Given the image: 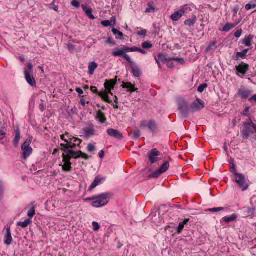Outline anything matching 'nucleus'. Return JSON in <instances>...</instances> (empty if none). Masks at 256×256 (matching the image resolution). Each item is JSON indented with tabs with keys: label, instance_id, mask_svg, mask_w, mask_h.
Segmentation results:
<instances>
[{
	"label": "nucleus",
	"instance_id": "nucleus-31",
	"mask_svg": "<svg viewBox=\"0 0 256 256\" xmlns=\"http://www.w3.org/2000/svg\"><path fill=\"white\" fill-rule=\"evenodd\" d=\"M196 18L195 16L192 19L186 20L184 21V24L190 27L193 26L196 22Z\"/></svg>",
	"mask_w": 256,
	"mask_h": 256
},
{
	"label": "nucleus",
	"instance_id": "nucleus-21",
	"mask_svg": "<svg viewBox=\"0 0 256 256\" xmlns=\"http://www.w3.org/2000/svg\"><path fill=\"white\" fill-rule=\"evenodd\" d=\"M82 8L84 10V11L86 12L87 16L91 20H94L96 18L95 16L92 14V9L87 6L86 5H82Z\"/></svg>",
	"mask_w": 256,
	"mask_h": 256
},
{
	"label": "nucleus",
	"instance_id": "nucleus-60",
	"mask_svg": "<svg viewBox=\"0 0 256 256\" xmlns=\"http://www.w3.org/2000/svg\"><path fill=\"white\" fill-rule=\"evenodd\" d=\"M138 89L135 88L134 85L132 84L131 88H128L127 92H130L131 94L134 92H138Z\"/></svg>",
	"mask_w": 256,
	"mask_h": 256
},
{
	"label": "nucleus",
	"instance_id": "nucleus-38",
	"mask_svg": "<svg viewBox=\"0 0 256 256\" xmlns=\"http://www.w3.org/2000/svg\"><path fill=\"white\" fill-rule=\"evenodd\" d=\"M252 38L249 36L243 40L242 44L247 46H250L252 45Z\"/></svg>",
	"mask_w": 256,
	"mask_h": 256
},
{
	"label": "nucleus",
	"instance_id": "nucleus-63",
	"mask_svg": "<svg viewBox=\"0 0 256 256\" xmlns=\"http://www.w3.org/2000/svg\"><path fill=\"white\" fill-rule=\"evenodd\" d=\"M90 90L94 94H97L98 95L100 92H98L97 88L96 86H91L90 88Z\"/></svg>",
	"mask_w": 256,
	"mask_h": 256
},
{
	"label": "nucleus",
	"instance_id": "nucleus-59",
	"mask_svg": "<svg viewBox=\"0 0 256 256\" xmlns=\"http://www.w3.org/2000/svg\"><path fill=\"white\" fill-rule=\"evenodd\" d=\"M87 149L88 152H92L94 150V146L91 144H89L87 146Z\"/></svg>",
	"mask_w": 256,
	"mask_h": 256
},
{
	"label": "nucleus",
	"instance_id": "nucleus-12",
	"mask_svg": "<svg viewBox=\"0 0 256 256\" xmlns=\"http://www.w3.org/2000/svg\"><path fill=\"white\" fill-rule=\"evenodd\" d=\"M115 86L114 82L111 80H106L104 84V87L106 88V92L112 96L113 95V94L111 90L114 88Z\"/></svg>",
	"mask_w": 256,
	"mask_h": 256
},
{
	"label": "nucleus",
	"instance_id": "nucleus-22",
	"mask_svg": "<svg viewBox=\"0 0 256 256\" xmlns=\"http://www.w3.org/2000/svg\"><path fill=\"white\" fill-rule=\"evenodd\" d=\"M30 209L28 212V216L30 218H32L34 215L36 214L35 208L36 206V204L35 202H33L30 203Z\"/></svg>",
	"mask_w": 256,
	"mask_h": 256
},
{
	"label": "nucleus",
	"instance_id": "nucleus-24",
	"mask_svg": "<svg viewBox=\"0 0 256 256\" xmlns=\"http://www.w3.org/2000/svg\"><path fill=\"white\" fill-rule=\"evenodd\" d=\"M149 130L152 132H156L158 131V126L156 122L154 120H150L148 124Z\"/></svg>",
	"mask_w": 256,
	"mask_h": 256
},
{
	"label": "nucleus",
	"instance_id": "nucleus-49",
	"mask_svg": "<svg viewBox=\"0 0 256 256\" xmlns=\"http://www.w3.org/2000/svg\"><path fill=\"white\" fill-rule=\"evenodd\" d=\"M112 33L114 34V35H116V34H118V36H120V37H122L123 36H124V34L118 31V30H117L116 29L114 28H113L112 30Z\"/></svg>",
	"mask_w": 256,
	"mask_h": 256
},
{
	"label": "nucleus",
	"instance_id": "nucleus-28",
	"mask_svg": "<svg viewBox=\"0 0 256 256\" xmlns=\"http://www.w3.org/2000/svg\"><path fill=\"white\" fill-rule=\"evenodd\" d=\"M98 64L95 62H90L88 65V74L90 75L93 74L94 70L98 68Z\"/></svg>",
	"mask_w": 256,
	"mask_h": 256
},
{
	"label": "nucleus",
	"instance_id": "nucleus-32",
	"mask_svg": "<svg viewBox=\"0 0 256 256\" xmlns=\"http://www.w3.org/2000/svg\"><path fill=\"white\" fill-rule=\"evenodd\" d=\"M59 2L58 0H54L51 4L48 5V7L50 9L53 10L54 11L58 12V6L56 4Z\"/></svg>",
	"mask_w": 256,
	"mask_h": 256
},
{
	"label": "nucleus",
	"instance_id": "nucleus-14",
	"mask_svg": "<svg viewBox=\"0 0 256 256\" xmlns=\"http://www.w3.org/2000/svg\"><path fill=\"white\" fill-rule=\"evenodd\" d=\"M82 154V152L81 150H79L78 152H76L73 150H68V154H66L68 158L70 160L72 158H78L81 156Z\"/></svg>",
	"mask_w": 256,
	"mask_h": 256
},
{
	"label": "nucleus",
	"instance_id": "nucleus-57",
	"mask_svg": "<svg viewBox=\"0 0 256 256\" xmlns=\"http://www.w3.org/2000/svg\"><path fill=\"white\" fill-rule=\"evenodd\" d=\"M256 212V208H249L248 210V214L250 216V215H254V214Z\"/></svg>",
	"mask_w": 256,
	"mask_h": 256
},
{
	"label": "nucleus",
	"instance_id": "nucleus-37",
	"mask_svg": "<svg viewBox=\"0 0 256 256\" xmlns=\"http://www.w3.org/2000/svg\"><path fill=\"white\" fill-rule=\"evenodd\" d=\"M236 25L233 24L227 23L223 27V31L228 32L232 28H234Z\"/></svg>",
	"mask_w": 256,
	"mask_h": 256
},
{
	"label": "nucleus",
	"instance_id": "nucleus-45",
	"mask_svg": "<svg viewBox=\"0 0 256 256\" xmlns=\"http://www.w3.org/2000/svg\"><path fill=\"white\" fill-rule=\"evenodd\" d=\"M101 24L104 27L114 26V24H112V22L110 21L109 20H103L101 22Z\"/></svg>",
	"mask_w": 256,
	"mask_h": 256
},
{
	"label": "nucleus",
	"instance_id": "nucleus-62",
	"mask_svg": "<svg viewBox=\"0 0 256 256\" xmlns=\"http://www.w3.org/2000/svg\"><path fill=\"white\" fill-rule=\"evenodd\" d=\"M66 144H60V146H62V148H61V150L64 152V154L66 153L67 154L68 148H66Z\"/></svg>",
	"mask_w": 256,
	"mask_h": 256
},
{
	"label": "nucleus",
	"instance_id": "nucleus-39",
	"mask_svg": "<svg viewBox=\"0 0 256 256\" xmlns=\"http://www.w3.org/2000/svg\"><path fill=\"white\" fill-rule=\"evenodd\" d=\"M224 210V208H208L206 210V212H218L222 211Z\"/></svg>",
	"mask_w": 256,
	"mask_h": 256
},
{
	"label": "nucleus",
	"instance_id": "nucleus-27",
	"mask_svg": "<svg viewBox=\"0 0 256 256\" xmlns=\"http://www.w3.org/2000/svg\"><path fill=\"white\" fill-rule=\"evenodd\" d=\"M108 94V93H107L106 92H101L98 93V96L106 102L110 104H112V100L109 99V96Z\"/></svg>",
	"mask_w": 256,
	"mask_h": 256
},
{
	"label": "nucleus",
	"instance_id": "nucleus-52",
	"mask_svg": "<svg viewBox=\"0 0 256 256\" xmlns=\"http://www.w3.org/2000/svg\"><path fill=\"white\" fill-rule=\"evenodd\" d=\"M255 8H256V4H248L245 6L246 9L248 10Z\"/></svg>",
	"mask_w": 256,
	"mask_h": 256
},
{
	"label": "nucleus",
	"instance_id": "nucleus-7",
	"mask_svg": "<svg viewBox=\"0 0 256 256\" xmlns=\"http://www.w3.org/2000/svg\"><path fill=\"white\" fill-rule=\"evenodd\" d=\"M160 156V152L156 149L154 148L148 154V160L151 164L156 162L158 159L156 157Z\"/></svg>",
	"mask_w": 256,
	"mask_h": 256
},
{
	"label": "nucleus",
	"instance_id": "nucleus-2",
	"mask_svg": "<svg viewBox=\"0 0 256 256\" xmlns=\"http://www.w3.org/2000/svg\"><path fill=\"white\" fill-rule=\"evenodd\" d=\"M113 196L110 192L102 193L95 196V200L92 203V206L95 208H100L106 204L110 198Z\"/></svg>",
	"mask_w": 256,
	"mask_h": 256
},
{
	"label": "nucleus",
	"instance_id": "nucleus-50",
	"mask_svg": "<svg viewBox=\"0 0 256 256\" xmlns=\"http://www.w3.org/2000/svg\"><path fill=\"white\" fill-rule=\"evenodd\" d=\"M122 83L123 84L121 86V87L123 88H127L128 89V88H131L132 86V84L130 82H122Z\"/></svg>",
	"mask_w": 256,
	"mask_h": 256
},
{
	"label": "nucleus",
	"instance_id": "nucleus-17",
	"mask_svg": "<svg viewBox=\"0 0 256 256\" xmlns=\"http://www.w3.org/2000/svg\"><path fill=\"white\" fill-rule=\"evenodd\" d=\"M130 68L132 70V72L134 76L136 78H139L142 75V73L140 68L136 64H134L133 62L131 60Z\"/></svg>",
	"mask_w": 256,
	"mask_h": 256
},
{
	"label": "nucleus",
	"instance_id": "nucleus-4",
	"mask_svg": "<svg viewBox=\"0 0 256 256\" xmlns=\"http://www.w3.org/2000/svg\"><path fill=\"white\" fill-rule=\"evenodd\" d=\"M178 110L182 118H186L190 112V107L186 102L181 101L178 104Z\"/></svg>",
	"mask_w": 256,
	"mask_h": 256
},
{
	"label": "nucleus",
	"instance_id": "nucleus-13",
	"mask_svg": "<svg viewBox=\"0 0 256 256\" xmlns=\"http://www.w3.org/2000/svg\"><path fill=\"white\" fill-rule=\"evenodd\" d=\"M106 180V178L104 177L102 178L100 176H98L96 177L94 182L89 188V190H92L98 186L102 183V182H104Z\"/></svg>",
	"mask_w": 256,
	"mask_h": 256
},
{
	"label": "nucleus",
	"instance_id": "nucleus-9",
	"mask_svg": "<svg viewBox=\"0 0 256 256\" xmlns=\"http://www.w3.org/2000/svg\"><path fill=\"white\" fill-rule=\"evenodd\" d=\"M63 158V162H64V165L62 166V170L65 172H70L72 170V162H70V160L68 158L65 154H63L62 155Z\"/></svg>",
	"mask_w": 256,
	"mask_h": 256
},
{
	"label": "nucleus",
	"instance_id": "nucleus-3",
	"mask_svg": "<svg viewBox=\"0 0 256 256\" xmlns=\"http://www.w3.org/2000/svg\"><path fill=\"white\" fill-rule=\"evenodd\" d=\"M172 160V158L169 157L168 160L166 161L158 170H156L151 176H150V177L158 178L162 174L166 172L170 168V162Z\"/></svg>",
	"mask_w": 256,
	"mask_h": 256
},
{
	"label": "nucleus",
	"instance_id": "nucleus-47",
	"mask_svg": "<svg viewBox=\"0 0 256 256\" xmlns=\"http://www.w3.org/2000/svg\"><path fill=\"white\" fill-rule=\"evenodd\" d=\"M77 144L76 143H72L70 142H68V143L66 144V148H68V150H72V148H75L76 145Z\"/></svg>",
	"mask_w": 256,
	"mask_h": 256
},
{
	"label": "nucleus",
	"instance_id": "nucleus-30",
	"mask_svg": "<svg viewBox=\"0 0 256 256\" xmlns=\"http://www.w3.org/2000/svg\"><path fill=\"white\" fill-rule=\"evenodd\" d=\"M20 138V132L19 129H17L16 131V134L14 140V144L15 146H17L18 144Z\"/></svg>",
	"mask_w": 256,
	"mask_h": 256
},
{
	"label": "nucleus",
	"instance_id": "nucleus-26",
	"mask_svg": "<svg viewBox=\"0 0 256 256\" xmlns=\"http://www.w3.org/2000/svg\"><path fill=\"white\" fill-rule=\"evenodd\" d=\"M189 221V218H186L184 220V222H180L177 228L176 233L178 234H180L184 228V225L186 224Z\"/></svg>",
	"mask_w": 256,
	"mask_h": 256
},
{
	"label": "nucleus",
	"instance_id": "nucleus-61",
	"mask_svg": "<svg viewBox=\"0 0 256 256\" xmlns=\"http://www.w3.org/2000/svg\"><path fill=\"white\" fill-rule=\"evenodd\" d=\"M42 103L40 104L39 108L41 112H44L45 110V105L44 104V100H41Z\"/></svg>",
	"mask_w": 256,
	"mask_h": 256
},
{
	"label": "nucleus",
	"instance_id": "nucleus-43",
	"mask_svg": "<svg viewBox=\"0 0 256 256\" xmlns=\"http://www.w3.org/2000/svg\"><path fill=\"white\" fill-rule=\"evenodd\" d=\"M26 66L28 69H24V71H27L30 74H32L33 72V66L31 63H27Z\"/></svg>",
	"mask_w": 256,
	"mask_h": 256
},
{
	"label": "nucleus",
	"instance_id": "nucleus-42",
	"mask_svg": "<svg viewBox=\"0 0 256 256\" xmlns=\"http://www.w3.org/2000/svg\"><path fill=\"white\" fill-rule=\"evenodd\" d=\"M32 140L30 139H27L22 146V149H25L26 148L30 147V145L31 143Z\"/></svg>",
	"mask_w": 256,
	"mask_h": 256
},
{
	"label": "nucleus",
	"instance_id": "nucleus-54",
	"mask_svg": "<svg viewBox=\"0 0 256 256\" xmlns=\"http://www.w3.org/2000/svg\"><path fill=\"white\" fill-rule=\"evenodd\" d=\"M106 44H112V46H114V45L116 44V43H115V42H114V40L112 39V38H110V37H109V38L107 39V40H106Z\"/></svg>",
	"mask_w": 256,
	"mask_h": 256
},
{
	"label": "nucleus",
	"instance_id": "nucleus-1",
	"mask_svg": "<svg viewBox=\"0 0 256 256\" xmlns=\"http://www.w3.org/2000/svg\"><path fill=\"white\" fill-rule=\"evenodd\" d=\"M243 130L241 135L244 140L250 138L256 140V124L254 123L251 118L247 120L243 123Z\"/></svg>",
	"mask_w": 256,
	"mask_h": 256
},
{
	"label": "nucleus",
	"instance_id": "nucleus-6",
	"mask_svg": "<svg viewBox=\"0 0 256 256\" xmlns=\"http://www.w3.org/2000/svg\"><path fill=\"white\" fill-rule=\"evenodd\" d=\"M204 107V102L200 99L197 98L196 102H193L190 105V110L192 112L200 111Z\"/></svg>",
	"mask_w": 256,
	"mask_h": 256
},
{
	"label": "nucleus",
	"instance_id": "nucleus-48",
	"mask_svg": "<svg viewBox=\"0 0 256 256\" xmlns=\"http://www.w3.org/2000/svg\"><path fill=\"white\" fill-rule=\"evenodd\" d=\"M140 132L139 130H134V138L138 140L140 138Z\"/></svg>",
	"mask_w": 256,
	"mask_h": 256
},
{
	"label": "nucleus",
	"instance_id": "nucleus-58",
	"mask_svg": "<svg viewBox=\"0 0 256 256\" xmlns=\"http://www.w3.org/2000/svg\"><path fill=\"white\" fill-rule=\"evenodd\" d=\"M230 171L231 172L233 173L234 175L236 173H237L236 172V167L234 164H232L230 165Z\"/></svg>",
	"mask_w": 256,
	"mask_h": 256
},
{
	"label": "nucleus",
	"instance_id": "nucleus-11",
	"mask_svg": "<svg viewBox=\"0 0 256 256\" xmlns=\"http://www.w3.org/2000/svg\"><path fill=\"white\" fill-rule=\"evenodd\" d=\"M84 134V136L86 138H90L94 135L96 130L94 129L93 124H91L90 126H86L83 128Z\"/></svg>",
	"mask_w": 256,
	"mask_h": 256
},
{
	"label": "nucleus",
	"instance_id": "nucleus-35",
	"mask_svg": "<svg viewBox=\"0 0 256 256\" xmlns=\"http://www.w3.org/2000/svg\"><path fill=\"white\" fill-rule=\"evenodd\" d=\"M246 56H244V54L241 52H237L236 53V55L233 56L232 57V59L234 60L237 61L240 60V58H241L242 59L246 58Z\"/></svg>",
	"mask_w": 256,
	"mask_h": 256
},
{
	"label": "nucleus",
	"instance_id": "nucleus-18",
	"mask_svg": "<svg viewBox=\"0 0 256 256\" xmlns=\"http://www.w3.org/2000/svg\"><path fill=\"white\" fill-rule=\"evenodd\" d=\"M238 94L241 96L242 98L247 99L251 95L252 92L248 89H246L245 88H242L238 90Z\"/></svg>",
	"mask_w": 256,
	"mask_h": 256
},
{
	"label": "nucleus",
	"instance_id": "nucleus-56",
	"mask_svg": "<svg viewBox=\"0 0 256 256\" xmlns=\"http://www.w3.org/2000/svg\"><path fill=\"white\" fill-rule=\"evenodd\" d=\"M176 62L180 63V64H185V61L184 60L183 58H176Z\"/></svg>",
	"mask_w": 256,
	"mask_h": 256
},
{
	"label": "nucleus",
	"instance_id": "nucleus-23",
	"mask_svg": "<svg viewBox=\"0 0 256 256\" xmlns=\"http://www.w3.org/2000/svg\"><path fill=\"white\" fill-rule=\"evenodd\" d=\"M96 119L98 120L100 123L104 124L106 121V116L100 110H98L96 112Z\"/></svg>",
	"mask_w": 256,
	"mask_h": 256
},
{
	"label": "nucleus",
	"instance_id": "nucleus-44",
	"mask_svg": "<svg viewBox=\"0 0 256 256\" xmlns=\"http://www.w3.org/2000/svg\"><path fill=\"white\" fill-rule=\"evenodd\" d=\"M158 60L161 61V62H164V61H167L168 59L166 58V56L164 54H158Z\"/></svg>",
	"mask_w": 256,
	"mask_h": 256
},
{
	"label": "nucleus",
	"instance_id": "nucleus-51",
	"mask_svg": "<svg viewBox=\"0 0 256 256\" xmlns=\"http://www.w3.org/2000/svg\"><path fill=\"white\" fill-rule=\"evenodd\" d=\"M71 5L73 6L74 8H78L80 7V3L76 0H73L70 3Z\"/></svg>",
	"mask_w": 256,
	"mask_h": 256
},
{
	"label": "nucleus",
	"instance_id": "nucleus-19",
	"mask_svg": "<svg viewBox=\"0 0 256 256\" xmlns=\"http://www.w3.org/2000/svg\"><path fill=\"white\" fill-rule=\"evenodd\" d=\"M184 13L185 12L183 9L178 10L172 14L170 18L173 21H178L183 16Z\"/></svg>",
	"mask_w": 256,
	"mask_h": 256
},
{
	"label": "nucleus",
	"instance_id": "nucleus-16",
	"mask_svg": "<svg viewBox=\"0 0 256 256\" xmlns=\"http://www.w3.org/2000/svg\"><path fill=\"white\" fill-rule=\"evenodd\" d=\"M236 70L242 74H245L249 70V65L242 62L238 66H236Z\"/></svg>",
	"mask_w": 256,
	"mask_h": 256
},
{
	"label": "nucleus",
	"instance_id": "nucleus-46",
	"mask_svg": "<svg viewBox=\"0 0 256 256\" xmlns=\"http://www.w3.org/2000/svg\"><path fill=\"white\" fill-rule=\"evenodd\" d=\"M207 84H202L200 85L198 88V91L200 92H202L204 90L208 87Z\"/></svg>",
	"mask_w": 256,
	"mask_h": 256
},
{
	"label": "nucleus",
	"instance_id": "nucleus-40",
	"mask_svg": "<svg viewBox=\"0 0 256 256\" xmlns=\"http://www.w3.org/2000/svg\"><path fill=\"white\" fill-rule=\"evenodd\" d=\"M4 193V183L0 181V200H2L3 198Z\"/></svg>",
	"mask_w": 256,
	"mask_h": 256
},
{
	"label": "nucleus",
	"instance_id": "nucleus-33",
	"mask_svg": "<svg viewBox=\"0 0 256 256\" xmlns=\"http://www.w3.org/2000/svg\"><path fill=\"white\" fill-rule=\"evenodd\" d=\"M216 44L217 42L216 41L211 42L206 49V52H210L211 51L214 52L217 48Z\"/></svg>",
	"mask_w": 256,
	"mask_h": 256
},
{
	"label": "nucleus",
	"instance_id": "nucleus-8",
	"mask_svg": "<svg viewBox=\"0 0 256 256\" xmlns=\"http://www.w3.org/2000/svg\"><path fill=\"white\" fill-rule=\"evenodd\" d=\"M106 132L110 137L118 140H120L124 138L122 134L117 130L108 128Z\"/></svg>",
	"mask_w": 256,
	"mask_h": 256
},
{
	"label": "nucleus",
	"instance_id": "nucleus-36",
	"mask_svg": "<svg viewBox=\"0 0 256 256\" xmlns=\"http://www.w3.org/2000/svg\"><path fill=\"white\" fill-rule=\"evenodd\" d=\"M237 218H238V216L236 214H233L232 216H230L224 217L223 218V220L225 222L228 223L231 222H233V221L235 220Z\"/></svg>",
	"mask_w": 256,
	"mask_h": 256
},
{
	"label": "nucleus",
	"instance_id": "nucleus-53",
	"mask_svg": "<svg viewBox=\"0 0 256 256\" xmlns=\"http://www.w3.org/2000/svg\"><path fill=\"white\" fill-rule=\"evenodd\" d=\"M93 229L94 231H96L99 230L100 226L96 222H92Z\"/></svg>",
	"mask_w": 256,
	"mask_h": 256
},
{
	"label": "nucleus",
	"instance_id": "nucleus-55",
	"mask_svg": "<svg viewBox=\"0 0 256 256\" xmlns=\"http://www.w3.org/2000/svg\"><path fill=\"white\" fill-rule=\"evenodd\" d=\"M242 30V29H240L237 30L234 33V36L236 38H239L240 37Z\"/></svg>",
	"mask_w": 256,
	"mask_h": 256
},
{
	"label": "nucleus",
	"instance_id": "nucleus-10",
	"mask_svg": "<svg viewBox=\"0 0 256 256\" xmlns=\"http://www.w3.org/2000/svg\"><path fill=\"white\" fill-rule=\"evenodd\" d=\"M112 54L114 56H122L127 62L129 63H131V58L128 54H124L122 48L117 49L116 50L114 51Z\"/></svg>",
	"mask_w": 256,
	"mask_h": 256
},
{
	"label": "nucleus",
	"instance_id": "nucleus-15",
	"mask_svg": "<svg viewBox=\"0 0 256 256\" xmlns=\"http://www.w3.org/2000/svg\"><path fill=\"white\" fill-rule=\"evenodd\" d=\"M32 74H30L27 71H24V75L27 82L32 86H36V82Z\"/></svg>",
	"mask_w": 256,
	"mask_h": 256
},
{
	"label": "nucleus",
	"instance_id": "nucleus-41",
	"mask_svg": "<svg viewBox=\"0 0 256 256\" xmlns=\"http://www.w3.org/2000/svg\"><path fill=\"white\" fill-rule=\"evenodd\" d=\"M142 46L144 49L150 48L152 47V44L148 42H142Z\"/></svg>",
	"mask_w": 256,
	"mask_h": 256
},
{
	"label": "nucleus",
	"instance_id": "nucleus-34",
	"mask_svg": "<svg viewBox=\"0 0 256 256\" xmlns=\"http://www.w3.org/2000/svg\"><path fill=\"white\" fill-rule=\"evenodd\" d=\"M155 10V7L154 6V4L153 2H150L148 3V8L145 10L146 13H150L154 12Z\"/></svg>",
	"mask_w": 256,
	"mask_h": 256
},
{
	"label": "nucleus",
	"instance_id": "nucleus-25",
	"mask_svg": "<svg viewBox=\"0 0 256 256\" xmlns=\"http://www.w3.org/2000/svg\"><path fill=\"white\" fill-rule=\"evenodd\" d=\"M22 157L24 159H26L32 153V148L31 147H28L24 149H22Z\"/></svg>",
	"mask_w": 256,
	"mask_h": 256
},
{
	"label": "nucleus",
	"instance_id": "nucleus-64",
	"mask_svg": "<svg viewBox=\"0 0 256 256\" xmlns=\"http://www.w3.org/2000/svg\"><path fill=\"white\" fill-rule=\"evenodd\" d=\"M248 100L251 104H254V102H256V94L254 95L252 98H250Z\"/></svg>",
	"mask_w": 256,
	"mask_h": 256
},
{
	"label": "nucleus",
	"instance_id": "nucleus-5",
	"mask_svg": "<svg viewBox=\"0 0 256 256\" xmlns=\"http://www.w3.org/2000/svg\"><path fill=\"white\" fill-rule=\"evenodd\" d=\"M235 182L242 188V190H246L248 188V184L246 182V178L242 174H235Z\"/></svg>",
	"mask_w": 256,
	"mask_h": 256
},
{
	"label": "nucleus",
	"instance_id": "nucleus-29",
	"mask_svg": "<svg viewBox=\"0 0 256 256\" xmlns=\"http://www.w3.org/2000/svg\"><path fill=\"white\" fill-rule=\"evenodd\" d=\"M32 220L31 218H26L24 222H17L16 225L21 226L22 228H26L29 224L32 223Z\"/></svg>",
	"mask_w": 256,
	"mask_h": 256
},
{
	"label": "nucleus",
	"instance_id": "nucleus-20",
	"mask_svg": "<svg viewBox=\"0 0 256 256\" xmlns=\"http://www.w3.org/2000/svg\"><path fill=\"white\" fill-rule=\"evenodd\" d=\"M12 240V236L10 232V227L6 228V234L4 236V244L9 246L11 244Z\"/></svg>",
	"mask_w": 256,
	"mask_h": 256
}]
</instances>
